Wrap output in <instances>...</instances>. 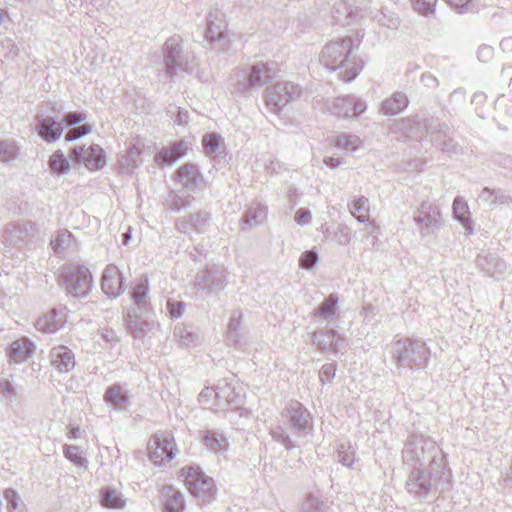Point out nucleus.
<instances>
[{
	"label": "nucleus",
	"instance_id": "nucleus-1",
	"mask_svg": "<svg viewBox=\"0 0 512 512\" xmlns=\"http://www.w3.org/2000/svg\"><path fill=\"white\" fill-rule=\"evenodd\" d=\"M313 429L310 412L298 401L289 402L280 413L279 422L270 428L272 439L288 451L294 449L296 440L308 435Z\"/></svg>",
	"mask_w": 512,
	"mask_h": 512
},
{
	"label": "nucleus",
	"instance_id": "nucleus-2",
	"mask_svg": "<svg viewBox=\"0 0 512 512\" xmlns=\"http://www.w3.org/2000/svg\"><path fill=\"white\" fill-rule=\"evenodd\" d=\"M449 467H417L413 468L406 480V490L413 497L428 500L445 492L451 483Z\"/></svg>",
	"mask_w": 512,
	"mask_h": 512
},
{
	"label": "nucleus",
	"instance_id": "nucleus-3",
	"mask_svg": "<svg viewBox=\"0 0 512 512\" xmlns=\"http://www.w3.org/2000/svg\"><path fill=\"white\" fill-rule=\"evenodd\" d=\"M351 37L330 41L323 49L321 61L332 71L339 70V78L344 82L354 80L363 68V61L354 53Z\"/></svg>",
	"mask_w": 512,
	"mask_h": 512
},
{
	"label": "nucleus",
	"instance_id": "nucleus-4",
	"mask_svg": "<svg viewBox=\"0 0 512 512\" xmlns=\"http://www.w3.org/2000/svg\"><path fill=\"white\" fill-rule=\"evenodd\" d=\"M404 463L412 468L448 467L446 455L437 443L424 435H411L402 450Z\"/></svg>",
	"mask_w": 512,
	"mask_h": 512
},
{
	"label": "nucleus",
	"instance_id": "nucleus-5",
	"mask_svg": "<svg viewBox=\"0 0 512 512\" xmlns=\"http://www.w3.org/2000/svg\"><path fill=\"white\" fill-rule=\"evenodd\" d=\"M410 133L419 140H427L447 154H457L459 146L452 138V130L446 124L433 117L420 115L409 119Z\"/></svg>",
	"mask_w": 512,
	"mask_h": 512
},
{
	"label": "nucleus",
	"instance_id": "nucleus-6",
	"mask_svg": "<svg viewBox=\"0 0 512 512\" xmlns=\"http://www.w3.org/2000/svg\"><path fill=\"white\" fill-rule=\"evenodd\" d=\"M275 76L274 63L256 62L248 68L238 70L232 80L236 92L246 95L251 90L268 84Z\"/></svg>",
	"mask_w": 512,
	"mask_h": 512
},
{
	"label": "nucleus",
	"instance_id": "nucleus-7",
	"mask_svg": "<svg viewBox=\"0 0 512 512\" xmlns=\"http://www.w3.org/2000/svg\"><path fill=\"white\" fill-rule=\"evenodd\" d=\"M393 362L397 367L421 368L428 361V348L422 340L402 338L395 341L391 348Z\"/></svg>",
	"mask_w": 512,
	"mask_h": 512
},
{
	"label": "nucleus",
	"instance_id": "nucleus-8",
	"mask_svg": "<svg viewBox=\"0 0 512 512\" xmlns=\"http://www.w3.org/2000/svg\"><path fill=\"white\" fill-rule=\"evenodd\" d=\"M62 283L66 293L84 298L91 291L93 279L89 269L82 265H67L62 270Z\"/></svg>",
	"mask_w": 512,
	"mask_h": 512
},
{
	"label": "nucleus",
	"instance_id": "nucleus-9",
	"mask_svg": "<svg viewBox=\"0 0 512 512\" xmlns=\"http://www.w3.org/2000/svg\"><path fill=\"white\" fill-rule=\"evenodd\" d=\"M227 277L228 272L223 265L210 264L196 273L194 286L206 295L217 294L227 286Z\"/></svg>",
	"mask_w": 512,
	"mask_h": 512
},
{
	"label": "nucleus",
	"instance_id": "nucleus-10",
	"mask_svg": "<svg viewBox=\"0 0 512 512\" xmlns=\"http://www.w3.org/2000/svg\"><path fill=\"white\" fill-rule=\"evenodd\" d=\"M301 90L292 82H278L265 90L267 106L274 113H279L288 103L298 99Z\"/></svg>",
	"mask_w": 512,
	"mask_h": 512
},
{
	"label": "nucleus",
	"instance_id": "nucleus-11",
	"mask_svg": "<svg viewBox=\"0 0 512 512\" xmlns=\"http://www.w3.org/2000/svg\"><path fill=\"white\" fill-rule=\"evenodd\" d=\"M413 219L422 237L434 234L442 226L440 208L429 201L421 202Z\"/></svg>",
	"mask_w": 512,
	"mask_h": 512
},
{
	"label": "nucleus",
	"instance_id": "nucleus-12",
	"mask_svg": "<svg viewBox=\"0 0 512 512\" xmlns=\"http://www.w3.org/2000/svg\"><path fill=\"white\" fill-rule=\"evenodd\" d=\"M327 108L331 114L338 118H354L365 112L366 103L359 97L349 94L342 97L329 99Z\"/></svg>",
	"mask_w": 512,
	"mask_h": 512
},
{
	"label": "nucleus",
	"instance_id": "nucleus-13",
	"mask_svg": "<svg viewBox=\"0 0 512 512\" xmlns=\"http://www.w3.org/2000/svg\"><path fill=\"white\" fill-rule=\"evenodd\" d=\"M149 459L156 465L171 461L176 453L173 437L168 434H156L148 442Z\"/></svg>",
	"mask_w": 512,
	"mask_h": 512
},
{
	"label": "nucleus",
	"instance_id": "nucleus-14",
	"mask_svg": "<svg viewBox=\"0 0 512 512\" xmlns=\"http://www.w3.org/2000/svg\"><path fill=\"white\" fill-rule=\"evenodd\" d=\"M181 38L179 35H173L167 39L164 48L165 73L169 77H174L178 69L187 70L185 67L186 58L180 46Z\"/></svg>",
	"mask_w": 512,
	"mask_h": 512
},
{
	"label": "nucleus",
	"instance_id": "nucleus-15",
	"mask_svg": "<svg viewBox=\"0 0 512 512\" xmlns=\"http://www.w3.org/2000/svg\"><path fill=\"white\" fill-rule=\"evenodd\" d=\"M211 220L212 217L209 211L199 210L177 218L175 228L183 234H190L191 232L202 234L208 230Z\"/></svg>",
	"mask_w": 512,
	"mask_h": 512
},
{
	"label": "nucleus",
	"instance_id": "nucleus-16",
	"mask_svg": "<svg viewBox=\"0 0 512 512\" xmlns=\"http://www.w3.org/2000/svg\"><path fill=\"white\" fill-rule=\"evenodd\" d=\"M70 157L75 162L83 163L89 170H98L105 165L104 151L96 144L86 149L74 146L70 149Z\"/></svg>",
	"mask_w": 512,
	"mask_h": 512
},
{
	"label": "nucleus",
	"instance_id": "nucleus-17",
	"mask_svg": "<svg viewBox=\"0 0 512 512\" xmlns=\"http://www.w3.org/2000/svg\"><path fill=\"white\" fill-rule=\"evenodd\" d=\"M183 482L189 492L194 495H207L212 491V481L201 470L194 467H186L181 471Z\"/></svg>",
	"mask_w": 512,
	"mask_h": 512
},
{
	"label": "nucleus",
	"instance_id": "nucleus-18",
	"mask_svg": "<svg viewBox=\"0 0 512 512\" xmlns=\"http://www.w3.org/2000/svg\"><path fill=\"white\" fill-rule=\"evenodd\" d=\"M148 313H142L131 309L128 311L125 321L128 332L137 339H142L155 328L153 320L148 318Z\"/></svg>",
	"mask_w": 512,
	"mask_h": 512
},
{
	"label": "nucleus",
	"instance_id": "nucleus-19",
	"mask_svg": "<svg viewBox=\"0 0 512 512\" xmlns=\"http://www.w3.org/2000/svg\"><path fill=\"white\" fill-rule=\"evenodd\" d=\"M101 288L111 299L120 296L124 291V278L116 265H108L102 276Z\"/></svg>",
	"mask_w": 512,
	"mask_h": 512
},
{
	"label": "nucleus",
	"instance_id": "nucleus-20",
	"mask_svg": "<svg viewBox=\"0 0 512 512\" xmlns=\"http://www.w3.org/2000/svg\"><path fill=\"white\" fill-rule=\"evenodd\" d=\"M243 404V397L236 392L226 380H220L217 384L216 403L217 409L226 407L239 408Z\"/></svg>",
	"mask_w": 512,
	"mask_h": 512
},
{
	"label": "nucleus",
	"instance_id": "nucleus-21",
	"mask_svg": "<svg viewBox=\"0 0 512 512\" xmlns=\"http://www.w3.org/2000/svg\"><path fill=\"white\" fill-rule=\"evenodd\" d=\"M50 365L59 373H67L75 366V356L70 348L64 345L53 347L49 352Z\"/></svg>",
	"mask_w": 512,
	"mask_h": 512
},
{
	"label": "nucleus",
	"instance_id": "nucleus-22",
	"mask_svg": "<svg viewBox=\"0 0 512 512\" xmlns=\"http://www.w3.org/2000/svg\"><path fill=\"white\" fill-rule=\"evenodd\" d=\"M36 131L43 140L50 143L60 138L64 131V123L51 116H37Z\"/></svg>",
	"mask_w": 512,
	"mask_h": 512
},
{
	"label": "nucleus",
	"instance_id": "nucleus-23",
	"mask_svg": "<svg viewBox=\"0 0 512 512\" xmlns=\"http://www.w3.org/2000/svg\"><path fill=\"white\" fill-rule=\"evenodd\" d=\"M267 217V206L258 202L253 201L247 209L244 211L240 224L242 230L248 231L254 227H257L264 223Z\"/></svg>",
	"mask_w": 512,
	"mask_h": 512
},
{
	"label": "nucleus",
	"instance_id": "nucleus-24",
	"mask_svg": "<svg viewBox=\"0 0 512 512\" xmlns=\"http://www.w3.org/2000/svg\"><path fill=\"white\" fill-rule=\"evenodd\" d=\"M131 298L133 300L136 311L149 313L151 310L149 298V281L146 276H141L131 290Z\"/></svg>",
	"mask_w": 512,
	"mask_h": 512
},
{
	"label": "nucleus",
	"instance_id": "nucleus-25",
	"mask_svg": "<svg viewBox=\"0 0 512 512\" xmlns=\"http://www.w3.org/2000/svg\"><path fill=\"white\" fill-rule=\"evenodd\" d=\"M188 150L187 144L183 140L171 143L167 147H163L156 155L155 161L161 166H170L182 158Z\"/></svg>",
	"mask_w": 512,
	"mask_h": 512
},
{
	"label": "nucleus",
	"instance_id": "nucleus-26",
	"mask_svg": "<svg viewBox=\"0 0 512 512\" xmlns=\"http://www.w3.org/2000/svg\"><path fill=\"white\" fill-rule=\"evenodd\" d=\"M34 230V225L25 223H10L6 226L3 238L6 243L19 247L28 238L30 231Z\"/></svg>",
	"mask_w": 512,
	"mask_h": 512
},
{
	"label": "nucleus",
	"instance_id": "nucleus-27",
	"mask_svg": "<svg viewBox=\"0 0 512 512\" xmlns=\"http://www.w3.org/2000/svg\"><path fill=\"white\" fill-rule=\"evenodd\" d=\"M175 176L177 181L188 190L196 188L204 181V177L200 173L198 166L193 163H186L178 168Z\"/></svg>",
	"mask_w": 512,
	"mask_h": 512
},
{
	"label": "nucleus",
	"instance_id": "nucleus-28",
	"mask_svg": "<svg viewBox=\"0 0 512 512\" xmlns=\"http://www.w3.org/2000/svg\"><path fill=\"white\" fill-rule=\"evenodd\" d=\"M476 264L491 277L500 275L506 270V263L490 251L478 254Z\"/></svg>",
	"mask_w": 512,
	"mask_h": 512
},
{
	"label": "nucleus",
	"instance_id": "nucleus-29",
	"mask_svg": "<svg viewBox=\"0 0 512 512\" xmlns=\"http://www.w3.org/2000/svg\"><path fill=\"white\" fill-rule=\"evenodd\" d=\"M141 164V149L136 144H131L118 157V168L121 173H131Z\"/></svg>",
	"mask_w": 512,
	"mask_h": 512
},
{
	"label": "nucleus",
	"instance_id": "nucleus-30",
	"mask_svg": "<svg viewBox=\"0 0 512 512\" xmlns=\"http://www.w3.org/2000/svg\"><path fill=\"white\" fill-rule=\"evenodd\" d=\"M331 15L336 23L345 27L350 25L351 22L359 16V9L358 7L352 8L351 5L344 0H339L333 5Z\"/></svg>",
	"mask_w": 512,
	"mask_h": 512
},
{
	"label": "nucleus",
	"instance_id": "nucleus-31",
	"mask_svg": "<svg viewBox=\"0 0 512 512\" xmlns=\"http://www.w3.org/2000/svg\"><path fill=\"white\" fill-rule=\"evenodd\" d=\"M103 400L109 406L122 409L129 400V392L124 384L115 383L107 388Z\"/></svg>",
	"mask_w": 512,
	"mask_h": 512
},
{
	"label": "nucleus",
	"instance_id": "nucleus-32",
	"mask_svg": "<svg viewBox=\"0 0 512 512\" xmlns=\"http://www.w3.org/2000/svg\"><path fill=\"white\" fill-rule=\"evenodd\" d=\"M174 335L179 345L185 348L197 346L202 340L198 329L191 325L178 324L174 329Z\"/></svg>",
	"mask_w": 512,
	"mask_h": 512
},
{
	"label": "nucleus",
	"instance_id": "nucleus-33",
	"mask_svg": "<svg viewBox=\"0 0 512 512\" xmlns=\"http://www.w3.org/2000/svg\"><path fill=\"white\" fill-rule=\"evenodd\" d=\"M34 352V345L28 338H21L10 345L9 357L15 364L25 362Z\"/></svg>",
	"mask_w": 512,
	"mask_h": 512
},
{
	"label": "nucleus",
	"instance_id": "nucleus-34",
	"mask_svg": "<svg viewBox=\"0 0 512 512\" xmlns=\"http://www.w3.org/2000/svg\"><path fill=\"white\" fill-rule=\"evenodd\" d=\"M453 215L456 220H458L463 227L468 231L469 233H472L473 227H472V220L470 218V212L467 202L464 200L463 197L457 196L453 201Z\"/></svg>",
	"mask_w": 512,
	"mask_h": 512
},
{
	"label": "nucleus",
	"instance_id": "nucleus-35",
	"mask_svg": "<svg viewBox=\"0 0 512 512\" xmlns=\"http://www.w3.org/2000/svg\"><path fill=\"white\" fill-rule=\"evenodd\" d=\"M408 98L402 92H396L382 102L381 111L385 115H396L408 106Z\"/></svg>",
	"mask_w": 512,
	"mask_h": 512
},
{
	"label": "nucleus",
	"instance_id": "nucleus-36",
	"mask_svg": "<svg viewBox=\"0 0 512 512\" xmlns=\"http://www.w3.org/2000/svg\"><path fill=\"white\" fill-rule=\"evenodd\" d=\"M164 511L184 512V499L182 494L175 488L168 486L163 489Z\"/></svg>",
	"mask_w": 512,
	"mask_h": 512
},
{
	"label": "nucleus",
	"instance_id": "nucleus-37",
	"mask_svg": "<svg viewBox=\"0 0 512 512\" xmlns=\"http://www.w3.org/2000/svg\"><path fill=\"white\" fill-rule=\"evenodd\" d=\"M205 446L214 453H222L228 450L229 443L226 437L214 430H206L203 435Z\"/></svg>",
	"mask_w": 512,
	"mask_h": 512
},
{
	"label": "nucleus",
	"instance_id": "nucleus-38",
	"mask_svg": "<svg viewBox=\"0 0 512 512\" xmlns=\"http://www.w3.org/2000/svg\"><path fill=\"white\" fill-rule=\"evenodd\" d=\"M348 207L351 214L358 222L367 223L369 221L370 205L367 197H354L351 202L348 203Z\"/></svg>",
	"mask_w": 512,
	"mask_h": 512
},
{
	"label": "nucleus",
	"instance_id": "nucleus-39",
	"mask_svg": "<svg viewBox=\"0 0 512 512\" xmlns=\"http://www.w3.org/2000/svg\"><path fill=\"white\" fill-rule=\"evenodd\" d=\"M63 325L62 319H57V314L53 311L46 315L38 318L35 323V327L38 331L43 333H55Z\"/></svg>",
	"mask_w": 512,
	"mask_h": 512
},
{
	"label": "nucleus",
	"instance_id": "nucleus-40",
	"mask_svg": "<svg viewBox=\"0 0 512 512\" xmlns=\"http://www.w3.org/2000/svg\"><path fill=\"white\" fill-rule=\"evenodd\" d=\"M126 500L122 494L111 487H104L101 490V504L107 508H123Z\"/></svg>",
	"mask_w": 512,
	"mask_h": 512
},
{
	"label": "nucleus",
	"instance_id": "nucleus-41",
	"mask_svg": "<svg viewBox=\"0 0 512 512\" xmlns=\"http://www.w3.org/2000/svg\"><path fill=\"white\" fill-rule=\"evenodd\" d=\"M338 300L339 299L336 294H330L325 298L321 305L314 310V317L329 320L336 313Z\"/></svg>",
	"mask_w": 512,
	"mask_h": 512
},
{
	"label": "nucleus",
	"instance_id": "nucleus-42",
	"mask_svg": "<svg viewBox=\"0 0 512 512\" xmlns=\"http://www.w3.org/2000/svg\"><path fill=\"white\" fill-rule=\"evenodd\" d=\"M243 322V313L240 309H236L232 312L231 318L227 326V339L233 343H237L240 340V331Z\"/></svg>",
	"mask_w": 512,
	"mask_h": 512
},
{
	"label": "nucleus",
	"instance_id": "nucleus-43",
	"mask_svg": "<svg viewBox=\"0 0 512 512\" xmlns=\"http://www.w3.org/2000/svg\"><path fill=\"white\" fill-rule=\"evenodd\" d=\"M227 26L228 23L223 12L217 9L209 12L206 32H226Z\"/></svg>",
	"mask_w": 512,
	"mask_h": 512
},
{
	"label": "nucleus",
	"instance_id": "nucleus-44",
	"mask_svg": "<svg viewBox=\"0 0 512 512\" xmlns=\"http://www.w3.org/2000/svg\"><path fill=\"white\" fill-rule=\"evenodd\" d=\"M19 156V147L14 140L0 141V162L10 163L16 160Z\"/></svg>",
	"mask_w": 512,
	"mask_h": 512
},
{
	"label": "nucleus",
	"instance_id": "nucleus-45",
	"mask_svg": "<svg viewBox=\"0 0 512 512\" xmlns=\"http://www.w3.org/2000/svg\"><path fill=\"white\" fill-rule=\"evenodd\" d=\"M193 201L194 197L188 194L178 195L175 193H170L166 200L168 208L174 212L190 207Z\"/></svg>",
	"mask_w": 512,
	"mask_h": 512
},
{
	"label": "nucleus",
	"instance_id": "nucleus-46",
	"mask_svg": "<svg viewBox=\"0 0 512 512\" xmlns=\"http://www.w3.org/2000/svg\"><path fill=\"white\" fill-rule=\"evenodd\" d=\"M48 165L51 171L56 174H64L69 170V162L60 150L55 151L50 156Z\"/></svg>",
	"mask_w": 512,
	"mask_h": 512
},
{
	"label": "nucleus",
	"instance_id": "nucleus-47",
	"mask_svg": "<svg viewBox=\"0 0 512 512\" xmlns=\"http://www.w3.org/2000/svg\"><path fill=\"white\" fill-rule=\"evenodd\" d=\"M336 337V331L331 330H319L313 334V343L322 351L328 350L333 343V339Z\"/></svg>",
	"mask_w": 512,
	"mask_h": 512
},
{
	"label": "nucleus",
	"instance_id": "nucleus-48",
	"mask_svg": "<svg viewBox=\"0 0 512 512\" xmlns=\"http://www.w3.org/2000/svg\"><path fill=\"white\" fill-rule=\"evenodd\" d=\"M337 461L343 466L352 468L356 460L355 451L349 444H340L336 450Z\"/></svg>",
	"mask_w": 512,
	"mask_h": 512
},
{
	"label": "nucleus",
	"instance_id": "nucleus-49",
	"mask_svg": "<svg viewBox=\"0 0 512 512\" xmlns=\"http://www.w3.org/2000/svg\"><path fill=\"white\" fill-rule=\"evenodd\" d=\"M362 141L356 135L342 134L336 137L335 145L338 148L346 149L349 151H356L361 147Z\"/></svg>",
	"mask_w": 512,
	"mask_h": 512
},
{
	"label": "nucleus",
	"instance_id": "nucleus-50",
	"mask_svg": "<svg viewBox=\"0 0 512 512\" xmlns=\"http://www.w3.org/2000/svg\"><path fill=\"white\" fill-rule=\"evenodd\" d=\"M4 498L7 501V510L8 512H24L22 506L23 503L18 495V493L12 489L8 488L4 491Z\"/></svg>",
	"mask_w": 512,
	"mask_h": 512
},
{
	"label": "nucleus",
	"instance_id": "nucleus-51",
	"mask_svg": "<svg viewBox=\"0 0 512 512\" xmlns=\"http://www.w3.org/2000/svg\"><path fill=\"white\" fill-rule=\"evenodd\" d=\"M64 456L73 462L78 467H85L87 464L86 458H84L78 446L64 445Z\"/></svg>",
	"mask_w": 512,
	"mask_h": 512
},
{
	"label": "nucleus",
	"instance_id": "nucleus-52",
	"mask_svg": "<svg viewBox=\"0 0 512 512\" xmlns=\"http://www.w3.org/2000/svg\"><path fill=\"white\" fill-rule=\"evenodd\" d=\"M324 501L320 497L310 494L301 505L300 512H322Z\"/></svg>",
	"mask_w": 512,
	"mask_h": 512
},
{
	"label": "nucleus",
	"instance_id": "nucleus-53",
	"mask_svg": "<svg viewBox=\"0 0 512 512\" xmlns=\"http://www.w3.org/2000/svg\"><path fill=\"white\" fill-rule=\"evenodd\" d=\"M202 144L207 155H217L220 146V136L215 133L207 134L204 136Z\"/></svg>",
	"mask_w": 512,
	"mask_h": 512
},
{
	"label": "nucleus",
	"instance_id": "nucleus-54",
	"mask_svg": "<svg viewBox=\"0 0 512 512\" xmlns=\"http://www.w3.org/2000/svg\"><path fill=\"white\" fill-rule=\"evenodd\" d=\"M0 396L7 404H11L16 396V388L8 379H0Z\"/></svg>",
	"mask_w": 512,
	"mask_h": 512
},
{
	"label": "nucleus",
	"instance_id": "nucleus-55",
	"mask_svg": "<svg viewBox=\"0 0 512 512\" xmlns=\"http://www.w3.org/2000/svg\"><path fill=\"white\" fill-rule=\"evenodd\" d=\"M216 392H217V386L215 388L213 387H205L199 394L198 400L199 402L207 406L210 409L218 410L215 407L216 403Z\"/></svg>",
	"mask_w": 512,
	"mask_h": 512
},
{
	"label": "nucleus",
	"instance_id": "nucleus-56",
	"mask_svg": "<svg viewBox=\"0 0 512 512\" xmlns=\"http://www.w3.org/2000/svg\"><path fill=\"white\" fill-rule=\"evenodd\" d=\"M414 10L424 16L434 14L437 0H411Z\"/></svg>",
	"mask_w": 512,
	"mask_h": 512
},
{
	"label": "nucleus",
	"instance_id": "nucleus-57",
	"mask_svg": "<svg viewBox=\"0 0 512 512\" xmlns=\"http://www.w3.org/2000/svg\"><path fill=\"white\" fill-rule=\"evenodd\" d=\"M72 241V234L67 231H60L55 239L51 240V246L55 252H61L68 247Z\"/></svg>",
	"mask_w": 512,
	"mask_h": 512
},
{
	"label": "nucleus",
	"instance_id": "nucleus-58",
	"mask_svg": "<svg viewBox=\"0 0 512 512\" xmlns=\"http://www.w3.org/2000/svg\"><path fill=\"white\" fill-rule=\"evenodd\" d=\"M227 34H198L199 39L196 41L207 42L215 50L221 51V43L225 40Z\"/></svg>",
	"mask_w": 512,
	"mask_h": 512
},
{
	"label": "nucleus",
	"instance_id": "nucleus-59",
	"mask_svg": "<svg viewBox=\"0 0 512 512\" xmlns=\"http://www.w3.org/2000/svg\"><path fill=\"white\" fill-rule=\"evenodd\" d=\"M318 261V254L314 250L305 251L302 253L299 259V265L303 269H312Z\"/></svg>",
	"mask_w": 512,
	"mask_h": 512
},
{
	"label": "nucleus",
	"instance_id": "nucleus-60",
	"mask_svg": "<svg viewBox=\"0 0 512 512\" xmlns=\"http://www.w3.org/2000/svg\"><path fill=\"white\" fill-rule=\"evenodd\" d=\"M336 368V363H327L321 367L319 371V378L322 384L332 382L336 374Z\"/></svg>",
	"mask_w": 512,
	"mask_h": 512
},
{
	"label": "nucleus",
	"instance_id": "nucleus-61",
	"mask_svg": "<svg viewBox=\"0 0 512 512\" xmlns=\"http://www.w3.org/2000/svg\"><path fill=\"white\" fill-rule=\"evenodd\" d=\"M378 22L388 28V29H391V30H396L399 28V24H400V20H399V17H397L395 14L393 13H390V14H386L384 12H382L380 14V16L378 17Z\"/></svg>",
	"mask_w": 512,
	"mask_h": 512
},
{
	"label": "nucleus",
	"instance_id": "nucleus-62",
	"mask_svg": "<svg viewBox=\"0 0 512 512\" xmlns=\"http://www.w3.org/2000/svg\"><path fill=\"white\" fill-rule=\"evenodd\" d=\"M91 132V127L89 125H81L78 127L73 128L72 130L68 131L65 135V140L67 142H71L74 140L79 139L82 136H85Z\"/></svg>",
	"mask_w": 512,
	"mask_h": 512
},
{
	"label": "nucleus",
	"instance_id": "nucleus-63",
	"mask_svg": "<svg viewBox=\"0 0 512 512\" xmlns=\"http://www.w3.org/2000/svg\"><path fill=\"white\" fill-rule=\"evenodd\" d=\"M168 112L173 116L175 115L174 122L178 125H186L189 122V113L188 110L180 107H174L168 110Z\"/></svg>",
	"mask_w": 512,
	"mask_h": 512
},
{
	"label": "nucleus",
	"instance_id": "nucleus-64",
	"mask_svg": "<svg viewBox=\"0 0 512 512\" xmlns=\"http://www.w3.org/2000/svg\"><path fill=\"white\" fill-rule=\"evenodd\" d=\"M84 120L85 114L73 111L67 113L62 120H59V122H63L65 128L66 126H75Z\"/></svg>",
	"mask_w": 512,
	"mask_h": 512
}]
</instances>
